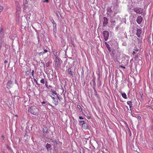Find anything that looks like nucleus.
Masks as SVG:
<instances>
[{"instance_id": "obj_36", "label": "nucleus", "mask_w": 153, "mask_h": 153, "mask_svg": "<svg viewBox=\"0 0 153 153\" xmlns=\"http://www.w3.org/2000/svg\"><path fill=\"white\" fill-rule=\"evenodd\" d=\"M7 61L6 60H5L4 61V63H7Z\"/></svg>"}, {"instance_id": "obj_24", "label": "nucleus", "mask_w": 153, "mask_h": 153, "mask_svg": "<svg viewBox=\"0 0 153 153\" xmlns=\"http://www.w3.org/2000/svg\"><path fill=\"white\" fill-rule=\"evenodd\" d=\"M51 63L50 62H48L45 63V65L47 67H48L49 66L50 64Z\"/></svg>"}, {"instance_id": "obj_8", "label": "nucleus", "mask_w": 153, "mask_h": 153, "mask_svg": "<svg viewBox=\"0 0 153 153\" xmlns=\"http://www.w3.org/2000/svg\"><path fill=\"white\" fill-rule=\"evenodd\" d=\"M143 20L142 17L140 16H138L137 19V21L138 24H140L141 22Z\"/></svg>"}, {"instance_id": "obj_28", "label": "nucleus", "mask_w": 153, "mask_h": 153, "mask_svg": "<svg viewBox=\"0 0 153 153\" xmlns=\"http://www.w3.org/2000/svg\"><path fill=\"white\" fill-rule=\"evenodd\" d=\"M79 118L81 120H82L84 119L83 118L82 116H80L79 117Z\"/></svg>"}, {"instance_id": "obj_12", "label": "nucleus", "mask_w": 153, "mask_h": 153, "mask_svg": "<svg viewBox=\"0 0 153 153\" xmlns=\"http://www.w3.org/2000/svg\"><path fill=\"white\" fill-rule=\"evenodd\" d=\"M82 128L85 129H87L88 128V127L87 124L85 123H84V125H82Z\"/></svg>"}, {"instance_id": "obj_10", "label": "nucleus", "mask_w": 153, "mask_h": 153, "mask_svg": "<svg viewBox=\"0 0 153 153\" xmlns=\"http://www.w3.org/2000/svg\"><path fill=\"white\" fill-rule=\"evenodd\" d=\"M68 73L72 76L74 75V72L72 71L71 69L70 68L68 69Z\"/></svg>"}, {"instance_id": "obj_4", "label": "nucleus", "mask_w": 153, "mask_h": 153, "mask_svg": "<svg viewBox=\"0 0 153 153\" xmlns=\"http://www.w3.org/2000/svg\"><path fill=\"white\" fill-rule=\"evenodd\" d=\"M50 97L53 99V102L55 105H57L58 104V100L57 98L54 97L52 96H50Z\"/></svg>"}, {"instance_id": "obj_13", "label": "nucleus", "mask_w": 153, "mask_h": 153, "mask_svg": "<svg viewBox=\"0 0 153 153\" xmlns=\"http://www.w3.org/2000/svg\"><path fill=\"white\" fill-rule=\"evenodd\" d=\"M77 108L79 109V111L80 112H82V113L83 114H84L83 112L82 111V108L81 106L80 105H77Z\"/></svg>"}, {"instance_id": "obj_16", "label": "nucleus", "mask_w": 153, "mask_h": 153, "mask_svg": "<svg viewBox=\"0 0 153 153\" xmlns=\"http://www.w3.org/2000/svg\"><path fill=\"white\" fill-rule=\"evenodd\" d=\"M127 104L129 106V108H131L132 107V102L131 101H127Z\"/></svg>"}, {"instance_id": "obj_19", "label": "nucleus", "mask_w": 153, "mask_h": 153, "mask_svg": "<svg viewBox=\"0 0 153 153\" xmlns=\"http://www.w3.org/2000/svg\"><path fill=\"white\" fill-rule=\"evenodd\" d=\"M16 9L17 12L18 13L20 12L21 8L19 7H17Z\"/></svg>"}, {"instance_id": "obj_42", "label": "nucleus", "mask_w": 153, "mask_h": 153, "mask_svg": "<svg viewBox=\"0 0 153 153\" xmlns=\"http://www.w3.org/2000/svg\"><path fill=\"white\" fill-rule=\"evenodd\" d=\"M64 97H65V94H64Z\"/></svg>"}, {"instance_id": "obj_2", "label": "nucleus", "mask_w": 153, "mask_h": 153, "mask_svg": "<svg viewBox=\"0 0 153 153\" xmlns=\"http://www.w3.org/2000/svg\"><path fill=\"white\" fill-rule=\"evenodd\" d=\"M134 10L136 13L138 14H141L143 11V10L140 7H136L134 9Z\"/></svg>"}, {"instance_id": "obj_33", "label": "nucleus", "mask_w": 153, "mask_h": 153, "mask_svg": "<svg viewBox=\"0 0 153 153\" xmlns=\"http://www.w3.org/2000/svg\"><path fill=\"white\" fill-rule=\"evenodd\" d=\"M59 14L60 15V14L59 13H56V15H57V16H58V17H59Z\"/></svg>"}, {"instance_id": "obj_3", "label": "nucleus", "mask_w": 153, "mask_h": 153, "mask_svg": "<svg viewBox=\"0 0 153 153\" xmlns=\"http://www.w3.org/2000/svg\"><path fill=\"white\" fill-rule=\"evenodd\" d=\"M103 34L105 40L107 41L109 35V32L106 30L104 31L103 32Z\"/></svg>"}, {"instance_id": "obj_11", "label": "nucleus", "mask_w": 153, "mask_h": 153, "mask_svg": "<svg viewBox=\"0 0 153 153\" xmlns=\"http://www.w3.org/2000/svg\"><path fill=\"white\" fill-rule=\"evenodd\" d=\"M13 85V83H12V82L11 80L9 81L7 83V86L10 87H12Z\"/></svg>"}, {"instance_id": "obj_9", "label": "nucleus", "mask_w": 153, "mask_h": 153, "mask_svg": "<svg viewBox=\"0 0 153 153\" xmlns=\"http://www.w3.org/2000/svg\"><path fill=\"white\" fill-rule=\"evenodd\" d=\"M108 23V19L107 18L104 17V21L103 22V26L106 25Z\"/></svg>"}, {"instance_id": "obj_44", "label": "nucleus", "mask_w": 153, "mask_h": 153, "mask_svg": "<svg viewBox=\"0 0 153 153\" xmlns=\"http://www.w3.org/2000/svg\"><path fill=\"white\" fill-rule=\"evenodd\" d=\"M113 22H115V21H113Z\"/></svg>"}, {"instance_id": "obj_26", "label": "nucleus", "mask_w": 153, "mask_h": 153, "mask_svg": "<svg viewBox=\"0 0 153 153\" xmlns=\"http://www.w3.org/2000/svg\"><path fill=\"white\" fill-rule=\"evenodd\" d=\"M33 80L34 81V82L37 84L38 85L39 84L38 83V82L37 81V80H36V79L35 78L33 79Z\"/></svg>"}, {"instance_id": "obj_23", "label": "nucleus", "mask_w": 153, "mask_h": 153, "mask_svg": "<svg viewBox=\"0 0 153 153\" xmlns=\"http://www.w3.org/2000/svg\"><path fill=\"white\" fill-rule=\"evenodd\" d=\"M48 51L47 50H44V51H43L42 52H40V53H41V54L45 53H46Z\"/></svg>"}, {"instance_id": "obj_31", "label": "nucleus", "mask_w": 153, "mask_h": 153, "mask_svg": "<svg viewBox=\"0 0 153 153\" xmlns=\"http://www.w3.org/2000/svg\"><path fill=\"white\" fill-rule=\"evenodd\" d=\"M49 0H45L43 2L48 3L49 2Z\"/></svg>"}, {"instance_id": "obj_1", "label": "nucleus", "mask_w": 153, "mask_h": 153, "mask_svg": "<svg viewBox=\"0 0 153 153\" xmlns=\"http://www.w3.org/2000/svg\"><path fill=\"white\" fill-rule=\"evenodd\" d=\"M28 111L32 114L37 115L39 111L38 109L36 106H32L30 107L28 109Z\"/></svg>"}, {"instance_id": "obj_29", "label": "nucleus", "mask_w": 153, "mask_h": 153, "mask_svg": "<svg viewBox=\"0 0 153 153\" xmlns=\"http://www.w3.org/2000/svg\"><path fill=\"white\" fill-rule=\"evenodd\" d=\"M51 22L53 24H54V23H55V22H54V20L53 19H52L51 20Z\"/></svg>"}, {"instance_id": "obj_27", "label": "nucleus", "mask_w": 153, "mask_h": 153, "mask_svg": "<svg viewBox=\"0 0 153 153\" xmlns=\"http://www.w3.org/2000/svg\"><path fill=\"white\" fill-rule=\"evenodd\" d=\"M31 74H32V76L33 77H34V70H32V72H31Z\"/></svg>"}, {"instance_id": "obj_32", "label": "nucleus", "mask_w": 153, "mask_h": 153, "mask_svg": "<svg viewBox=\"0 0 153 153\" xmlns=\"http://www.w3.org/2000/svg\"><path fill=\"white\" fill-rule=\"evenodd\" d=\"M94 91L95 92V95H97V97H98V94H97V92L95 90H94Z\"/></svg>"}, {"instance_id": "obj_14", "label": "nucleus", "mask_w": 153, "mask_h": 153, "mask_svg": "<svg viewBox=\"0 0 153 153\" xmlns=\"http://www.w3.org/2000/svg\"><path fill=\"white\" fill-rule=\"evenodd\" d=\"M122 96L123 98L125 99H127V95L125 93H121Z\"/></svg>"}, {"instance_id": "obj_40", "label": "nucleus", "mask_w": 153, "mask_h": 153, "mask_svg": "<svg viewBox=\"0 0 153 153\" xmlns=\"http://www.w3.org/2000/svg\"><path fill=\"white\" fill-rule=\"evenodd\" d=\"M2 138H3V139H4V136H2Z\"/></svg>"}, {"instance_id": "obj_22", "label": "nucleus", "mask_w": 153, "mask_h": 153, "mask_svg": "<svg viewBox=\"0 0 153 153\" xmlns=\"http://www.w3.org/2000/svg\"><path fill=\"white\" fill-rule=\"evenodd\" d=\"M41 83L44 84L45 83V80L44 79H42L40 81Z\"/></svg>"}, {"instance_id": "obj_37", "label": "nucleus", "mask_w": 153, "mask_h": 153, "mask_svg": "<svg viewBox=\"0 0 153 153\" xmlns=\"http://www.w3.org/2000/svg\"><path fill=\"white\" fill-rule=\"evenodd\" d=\"M42 104H44L45 103V102L43 101L42 102Z\"/></svg>"}, {"instance_id": "obj_30", "label": "nucleus", "mask_w": 153, "mask_h": 153, "mask_svg": "<svg viewBox=\"0 0 153 153\" xmlns=\"http://www.w3.org/2000/svg\"><path fill=\"white\" fill-rule=\"evenodd\" d=\"M56 23H54V24H53V27H56Z\"/></svg>"}, {"instance_id": "obj_20", "label": "nucleus", "mask_w": 153, "mask_h": 153, "mask_svg": "<svg viewBox=\"0 0 153 153\" xmlns=\"http://www.w3.org/2000/svg\"><path fill=\"white\" fill-rule=\"evenodd\" d=\"M4 34V30L3 29H1L0 32V36H2Z\"/></svg>"}, {"instance_id": "obj_18", "label": "nucleus", "mask_w": 153, "mask_h": 153, "mask_svg": "<svg viewBox=\"0 0 153 153\" xmlns=\"http://www.w3.org/2000/svg\"><path fill=\"white\" fill-rule=\"evenodd\" d=\"M57 97L59 101H61L62 99V97L59 94L57 95Z\"/></svg>"}, {"instance_id": "obj_41", "label": "nucleus", "mask_w": 153, "mask_h": 153, "mask_svg": "<svg viewBox=\"0 0 153 153\" xmlns=\"http://www.w3.org/2000/svg\"><path fill=\"white\" fill-rule=\"evenodd\" d=\"M15 116L16 117H18V115H15Z\"/></svg>"}, {"instance_id": "obj_5", "label": "nucleus", "mask_w": 153, "mask_h": 153, "mask_svg": "<svg viewBox=\"0 0 153 153\" xmlns=\"http://www.w3.org/2000/svg\"><path fill=\"white\" fill-rule=\"evenodd\" d=\"M55 65L57 67H59L60 66V62L57 56L56 57Z\"/></svg>"}, {"instance_id": "obj_34", "label": "nucleus", "mask_w": 153, "mask_h": 153, "mask_svg": "<svg viewBox=\"0 0 153 153\" xmlns=\"http://www.w3.org/2000/svg\"><path fill=\"white\" fill-rule=\"evenodd\" d=\"M87 118L88 119H90L91 118V117L89 116H87Z\"/></svg>"}, {"instance_id": "obj_35", "label": "nucleus", "mask_w": 153, "mask_h": 153, "mask_svg": "<svg viewBox=\"0 0 153 153\" xmlns=\"http://www.w3.org/2000/svg\"><path fill=\"white\" fill-rule=\"evenodd\" d=\"M120 67H121V68H126L124 66H121V65H120Z\"/></svg>"}, {"instance_id": "obj_45", "label": "nucleus", "mask_w": 153, "mask_h": 153, "mask_svg": "<svg viewBox=\"0 0 153 153\" xmlns=\"http://www.w3.org/2000/svg\"><path fill=\"white\" fill-rule=\"evenodd\" d=\"M3 153H5L4 152H3Z\"/></svg>"}, {"instance_id": "obj_17", "label": "nucleus", "mask_w": 153, "mask_h": 153, "mask_svg": "<svg viewBox=\"0 0 153 153\" xmlns=\"http://www.w3.org/2000/svg\"><path fill=\"white\" fill-rule=\"evenodd\" d=\"M51 145L47 143L46 145V147L48 150H49L51 149Z\"/></svg>"}, {"instance_id": "obj_21", "label": "nucleus", "mask_w": 153, "mask_h": 153, "mask_svg": "<svg viewBox=\"0 0 153 153\" xmlns=\"http://www.w3.org/2000/svg\"><path fill=\"white\" fill-rule=\"evenodd\" d=\"M80 125L81 126H82L84 123H85V122L84 120H80L79 122Z\"/></svg>"}, {"instance_id": "obj_39", "label": "nucleus", "mask_w": 153, "mask_h": 153, "mask_svg": "<svg viewBox=\"0 0 153 153\" xmlns=\"http://www.w3.org/2000/svg\"><path fill=\"white\" fill-rule=\"evenodd\" d=\"M152 109L153 110V106L151 107Z\"/></svg>"}, {"instance_id": "obj_25", "label": "nucleus", "mask_w": 153, "mask_h": 153, "mask_svg": "<svg viewBox=\"0 0 153 153\" xmlns=\"http://www.w3.org/2000/svg\"><path fill=\"white\" fill-rule=\"evenodd\" d=\"M3 8L2 6H1L0 5V13L1 12L2 10H3Z\"/></svg>"}, {"instance_id": "obj_15", "label": "nucleus", "mask_w": 153, "mask_h": 153, "mask_svg": "<svg viewBox=\"0 0 153 153\" xmlns=\"http://www.w3.org/2000/svg\"><path fill=\"white\" fill-rule=\"evenodd\" d=\"M51 91L53 94L52 95L53 96H54V94L56 95H57L56 91L52 89L51 90Z\"/></svg>"}, {"instance_id": "obj_38", "label": "nucleus", "mask_w": 153, "mask_h": 153, "mask_svg": "<svg viewBox=\"0 0 153 153\" xmlns=\"http://www.w3.org/2000/svg\"><path fill=\"white\" fill-rule=\"evenodd\" d=\"M48 104L49 105H50L51 106H52V105L50 103H48Z\"/></svg>"}, {"instance_id": "obj_6", "label": "nucleus", "mask_w": 153, "mask_h": 153, "mask_svg": "<svg viewBox=\"0 0 153 153\" xmlns=\"http://www.w3.org/2000/svg\"><path fill=\"white\" fill-rule=\"evenodd\" d=\"M42 131L44 135L45 136L48 133V128L46 127H45L42 129Z\"/></svg>"}, {"instance_id": "obj_43", "label": "nucleus", "mask_w": 153, "mask_h": 153, "mask_svg": "<svg viewBox=\"0 0 153 153\" xmlns=\"http://www.w3.org/2000/svg\"><path fill=\"white\" fill-rule=\"evenodd\" d=\"M152 149L153 150V146L152 147Z\"/></svg>"}, {"instance_id": "obj_7", "label": "nucleus", "mask_w": 153, "mask_h": 153, "mask_svg": "<svg viewBox=\"0 0 153 153\" xmlns=\"http://www.w3.org/2000/svg\"><path fill=\"white\" fill-rule=\"evenodd\" d=\"M142 33V30L141 29L139 28L137 29V35L139 37H140L141 34Z\"/></svg>"}]
</instances>
